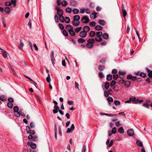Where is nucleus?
I'll return each mask as SVG.
<instances>
[{"instance_id": "1", "label": "nucleus", "mask_w": 152, "mask_h": 152, "mask_svg": "<svg viewBox=\"0 0 152 152\" xmlns=\"http://www.w3.org/2000/svg\"><path fill=\"white\" fill-rule=\"evenodd\" d=\"M87 42L88 43L86 45V47L89 49L92 48L94 46L93 44L95 42V39L93 38H91L88 39Z\"/></svg>"}, {"instance_id": "2", "label": "nucleus", "mask_w": 152, "mask_h": 152, "mask_svg": "<svg viewBox=\"0 0 152 152\" xmlns=\"http://www.w3.org/2000/svg\"><path fill=\"white\" fill-rule=\"evenodd\" d=\"M27 144L28 145L30 146V147L33 149H35L36 148V144L34 143H32L31 141V140L28 141Z\"/></svg>"}, {"instance_id": "3", "label": "nucleus", "mask_w": 152, "mask_h": 152, "mask_svg": "<svg viewBox=\"0 0 152 152\" xmlns=\"http://www.w3.org/2000/svg\"><path fill=\"white\" fill-rule=\"evenodd\" d=\"M81 21L83 23H86L89 22V19L87 17L85 16L82 18Z\"/></svg>"}, {"instance_id": "4", "label": "nucleus", "mask_w": 152, "mask_h": 152, "mask_svg": "<svg viewBox=\"0 0 152 152\" xmlns=\"http://www.w3.org/2000/svg\"><path fill=\"white\" fill-rule=\"evenodd\" d=\"M56 9L57 10V14L59 16L63 15V11L62 9L58 8L57 7H56Z\"/></svg>"}, {"instance_id": "5", "label": "nucleus", "mask_w": 152, "mask_h": 152, "mask_svg": "<svg viewBox=\"0 0 152 152\" xmlns=\"http://www.w3.org/2000/svg\"><path fill=\"white\" fill-rule=\"evenodd\" d=\"M87 34L83 31H81L79 34L80 37L82 38H85L87 36Z\"/></svg>"}, {"instance_id": "6", "label": "nucleus", "mask_w": 152, "mask_h": 152, "mask_svg": "<svg viewBox=\"0 0 152 152\" xmlns=\"http://www.w3.org/2000/svg\"><path fill=\"white\" fill-rule=\"evenodd\" d=\"M122 12L124 17L125 19L126 18V16L127 14L126 10H125L124 5L123 4L122 6Z\"/></svg>"}, {"instance_id": "7", "label": "nucleus", "mask_w": 152, "mask_h": 152, "mask_svg": "<svg viewBox=\"0 0 152 152\" xmlns=\"http://www.w3.org/2000/svg\"><path fill=\"white\" fill-rule=\"evenodd\" d=\"M75 129V126L73 124H72L71 125V126L70 127V128H68L66 131L67 133H69L72 132Z\"/></svg>"}, {"instance_id": "8", "label": "nucleus", "mask_w": 152, "mask_h": 152, "mask_svg": "<svg viewBox=\"0 0 152 152\" xmlns=\"http://www.w3.org/2000/svg\"><path fill=\"white\" fill-rule=\"evenodd\" d=\"M50 58L52 64L53 65H54L55 63L54 61H55V59L54 58V53L53 51H52V53L50 56Z\"/></svg>"}, {"instance_id": "9", "label": "nucleus", "mask_w": 152, "mask_h": 152, "mask_svg": "<svg viewBox=\"0 0 152 152\" xmlns=\"http://www.w3.org/2000/svg\"><path fill=\"white\" fill-rule=\"evenodd\" d=\"M128 135L130 136H133L134 134V131L133 129H130L127 131Z\"/></svg>"}, {"instance_id": "10", "label": "nucleus", "mask_w": 152, "mask_h": 152, "mask_svg": "<svg viewBox=\"0 0 152 152\" xmlns=\"http://www.w3.org/2000/svg\"><path fill=\"white\" fill-rule=\"evenodd\" d=\"M97 14V12H93L90 15V18L92 19H95L96 17V15Z\"/></svg>"}, {"instance_id": "11", "label": "nucleus", "mask_w": 152, "mask_h": 152, "mask_svg": "<svg viewBox=\"0 0 152 152\" xmlns=\"http://www.w3.org/2000/svg\"><path fill=\"white\" fill-rule=\"evenodd\" d=\"M66 28L67 30L69 32V31L73 29V27L70 24L67 25L66 26Z\"/></svg>"}, {"instance_id": "12", "label": "nucleus", "mask_w": 152, "mask_h": 152, "mask_svg": "<svg viewBox=\"0 0 152 152\" xmlns=\"http://www.w3.org/2000/svg\"><path fill=\"white\" fill-rule=\"evenodd\" d=\"M80 23L79 20H73L72 22V24L74 26H77L79 25Z\"/></svg>"}, {"instance_id": "13", "label": "nucleus", "mask_w": 152, "mask_h": 152, "mask_svg": "<svg viewBox=\"0 0 152 152\" xmlns=\"http://www.w3.org/2000/svg\"><path fill=\"white\" fill-rule=\"evenodd\" d=\"M147 72L148 73V75L150 78H152V71L148 68L146 69Z\"/></svg>"}, {"instance_id": "14", "label": "nucleus", "mask_w": 152, "mask_h": 152, "mask_svg": "<svg viewBox=\"0 0 152 152\" xmlns=\"http://www.w3.org/2000/svg\"><path fill=\"white\" fill-rule=\"evenodd\" d=\"M90 30V28L88 26H85L83 28V31L86 33L88 32Z\"/></svg>"}, {"instance_id": "15", "label": "nucleus", "mask_w": 152, "mask_h": 152, "mask_svg": "<svg viewBox=\"0 0 152 152\" xmlns=\"http://www.w3.org/2000/svg\"><path fill=\"white\" fill-rule=\"evenodd\" d=\"M98 22L99 24L102 26L105 25L106 24L105 21L104 20L102 19L99 20Z\"/></svg>"}, {"instance_id": "16", "label": "nucleus", "mask_w": 152, "mask_h": 152, "mask_svg": "<svg viewBox=\"0 0 152 152\" xmlns=\"http://www.w3.org/2000/svg\"><path fill=\"white\" fill-rule=\"evenodd\" d=\"M24 46V44L22 40H20V44L18 46V48L21 50H23V47Z\"/></svg>"}, {"instance_id": "17", "label": "nucleus", "mask_w": 152, "mask_h": 152, "mask_svg": "<svg viewBox=\"0 0 152 152\" xmlns=\"http://www.w3.org/2000/svg\"><path fill=\"white\" fill-rule=\"evenodd\" d=\"M131 85V83L130 81L127 80L125 81V86L127 88L129 87Z\"/></svg>"}, {"instance_id": "18", "label": "nucleus", "mask_w": 152, "mask_h": 152, "mask_svg": "<svg viewBox=\"0 0 152 152\" xmlns=\"http://www.w3.org/2000/svg\"><path fill=\"white\" fill-rule=\"evenodd\" d=\"M102 37L105 39H108L109 35L107 34L104 33L102 35Z\"/></svg>"}, {"instance_id": "19", "label": "nucleus", "mask_w": 152, "mask_h": 152, "mask_svg": "<svg viewBox=\"0 0 152 152\" xmlns=\"http://www.w3.org/2000/svg\"><path fill=\"white\" fill-rule=\"evenodd\" d=\"M64 21L66 23H69L70 21V19L69 17H66L64 18Z\"/></svg>"}, {"instance_id": "20", "label": "nucleus", "mask_w": 152, "mask_h": 152, "mask_svg": "<svg viewBox=\"0 0 152 152\" xmlns=\"http://www.w3.org/2000/svg\"><path fill=\"white\" fill-rule=\"evenodd\" d=\"M82 28V27L81 26L77 27L75 29V33H77L81 30Z\"/></svg>"}, {"instance_id": "21", "label": "nucleus", "mask_w": 152, "mask_h": 152, "mask_svg": "<svg viewBox=\"0 0 152 152\" xmlns=\"http://www.w3.org/2000/svg\"><path fill=\"white\" fill-rule=\"evenodd\" d=\"M69 34L72 36H74L76 34L75 31H73V29L69 32Z\"/></svg>"}, {"instance_id": "22", "label": "nucleus", "mask_w": 152, "mask_h": 152, "mask_svg": "<svg viewBox=\"0 0 152 152\" xmlns=\"http://www.w3.org/2000/svg\"><path fill=\"white\" fill-rule=\"evenodd\" d=\"M96 35V33L95 32L93 31H91L89 33V36L90 37H94V36Z\"/></svg>"}, {"instance_id": "23", "label": "nucleus", "mask_w": 152, "mask_h": 152, "mask_svg": "<svg viewBox=\"0 0 152 152\" xmlns=\"http://www.w3.org/2000/svg\"><path fill=\"white\" fill-rule=\"evenodd\" d=\"M80 19V17L79 15H76L73 17V20H79Z\"/></svg>"}, {"instance_id": "24", "label": "nucleus", "mask_w": 152, "mask_h": 152, "mask_svg": "<svg viewBox=\"0 0 152 152\" xmlns=\"http://www.w3.org/2000/svg\"><path fill=\"white\" fill-rule=\"evenodd\" d=\"M102 28V27L99 25H96L95 27V29L97 31H100Z\"/></svg>"}, {"instance_id": "25", "label": "nucleus", "mask_w": 152, "mask_h": 152, "mask_svg": "<svg viewBox=\"0 0 152 152\" xmlns=\"http://www.w3.org/2000/svg\"><path fill=\"white\" fill-rule=\"evenodd\" d=\"M4 11L7 13L9 14L11 10L9 7H7L5 8Z\"/></svg>"}, {"instance_id": "26", "label": "nucleus", "mask_w": 152, "mask_h": 152, "mask_svg": "<svg viewBox=\"0 0 152 152\" xmlns=\"http://www.w3.org/2000/svg\"><path fill=\"white\" fill-rule=\"evenodd\" d=\"M83 38L81 37L79 38L77 40V42L79 43H84L85 41V40Z\"/></svg>"}, {"instance_id": "27", "label": "nucleus", "mask_w": 152, "mask_h": 152, "mask_svg": "<svg viewBox=\"0 0 152 152\" xmlns=\"http://www.w3.org/2000/svg\"><path fill=\"white\" fill-rule=\"evenodd\" d=\"M142 100H139L138 99H136V98L135 101V102H134V103L135 104H137L139 103H141L143 102Z\"/></svg>"}, {"instance_id": "28", "label": "nucleus", "mask_w": 152, "mask_h": 152, "mask_svg": "<svg viewBox=\"0 0 152 152\" xmlns=\"http://www.w3.org/2000/svg\"><path fill=\"white\" fill-rule=\"evenodd\" d=\"M72 11L74 14H77L79 12V10L77 8H74L73 9Z\"/></svg>"}, {"instance_id": "29", "label": "nucleus", "mask_w": 152, "mask_h": 152, "mask_svg": "<svg viewBox=\"0 0 152 152\" xmlns=\"http://www.w3.org/2000/svg\"><path fill=\"white\" fill-rule=\"evenodd\" d=\"M96 23L95 22L92 21L91 22L89 23V25L90 26L92 27H94L95 26Z\"/></svg>"}, {"instance_id": "30", "label": "nucleus", "mask_w": 152, "mask_h": 152, "mask_svg": "<svg viewBox=\"0 0 152 152\" xmlns=\"http://www.w3.org/2000/svg\"><path fill=\"white\" fill-rule=\"evenodd\" d=\"M68 4L67 2L66 1L64 0L61 2L62 6L64 7H66Z\"/></svg>"}, {"instance_id": "31", "label": "nucleus", "mask_w": 152, "mask_h": 152, "mask_svg": "<svg viewBox=\"0 0 152 152\" xmlns=\"http://www.w3.org/2000/svg\"><path fill=\"white\" fill-rule=\"evenodd\" d=\"M112 75L111 74L108 75L107 76L106 79L109 81L111 80L112 79Z\"/></svg>"}, {"instance_id": "32", "label": "nucleus", "mask_w": 152, "mask_h": 152, "mask_svg": "<svg viewBox=\"0 0 152 152\" xmlns=\"http://www.w3.org/2000/svg\"><path fill=\"white\" fill-rule=\"evenodd\" d=\"M0 49L2 50V53L3 56L4 58H6L7 56V54L6 52L4 50L0 48Z\"/></svg>"}, {"instance_id": "33", "label": "nucleus", "mask_w": 152, "mask_h": 152, "mask_svg": "<svg viewBox=\"0 0 152 152\" xmlns=\"http://www.w3.org/2000/svg\"><path fill=\"white\" fill-rule=\"evenodd\" d=\"M136 143L138 146L142 147L143 146L142 143L140 141L138 140L137 141Z\"/></svg>"}, {"instance_id": "34", "label": "nucleus", "mask_w": 152, "mask_h": 152, "mask_svg": "<svg viewBox=\"0 0 152 152\" xmlns=\"http://www.w3.org/2000/svg\"><path fill=\"white\" fill-rule=\"evenodd\" d=\"M59 20L62 23H63L64 22V19L63 16L61 15L59 16Z\"/></svg>"}, {"instance_id": "35", "label": "nucleus", "mask_w": 152, "mask_h": 152, "mask_svg": "<svg viewBox=\"0 0 152 152\" xmlns=\"http://www.w3.org/2000/svg\"><path fill=\"white\" fill-rule=\"evenodd\" d=\"M72 11V9L69 7H67L66 9V11L67 12L70 13Z\"/></svg>"}, {"instance_id": "36", "label": "nucleus", "mask_w": 152, "mask_h": 152, "mask_svg": "<svg viewBox=\"0 0 152 152\" xmlns=\"http://www.w3.org/2000/svg\"><path fill=\"white\" fill-rule=\"evenodd\" d=\"M107 100L108 101V102H113V98L110 96H109L107 98Z\"/></svg>"}, {"instance_id": "37", "label": "nucleus", "mask_w": 152, "mask_h": 152, "mask_svg": "<svg viewBox=\"0 0 152 152\" xmlns=\"http://www.w3.org/2000/svg\"><path fill=\"white\" fill-rule=\"evenodd\" d=\"M96 35L98 37H100L102 35V33L101 31H98L96 33Z\"/></svg>"}, {"instance_id": "38", "label": "nucleus", "mask_w": 152, "mask_h": 152, "mask_svg": "<svg viewBox=\"0 0 152 152\" xmlns=\"http://www.w3.org/2000/svg\"><path fill=\"white\" fill-rule=\"evenodd\" d=\"M118 132H119L121 133H124V130L123 128V127H120L118 130Z\"/></svg>"}, {"instance_id": "39", "label": "nucleus", "mask_w": 152, "mask_h": 152, "mask_svg": "<svg viewBox=\"0 0 152 152\" xmlns=\"http://www.w3.org/2000/svg\"><path fill=\"white\" fill-rule=\"evenodd\" d=\"M110 84L109 82H106L104 85V88L106 89H107L109 88Z\"/></svg>"}, {"instance_id": "40", "label": "nucleus", "mask_w": 152, "mask_h": 152, "mask_svg": "<svg viewBox=\"0 0 152 152\" xmlns=\"http://www.w3.org/2000/svg\"><path fill=\"white\" fill-rule=\"evenodd\" d=\"M105 115H106V116H109V117H114V116H116L117 115L116 114H109L108 113H107L106 114H105Z\"/></svg>"}, {"instance_id": "41", "label": "nucleus", "mask_w": 152, "mask_h": 152, "mask_svg": "<svg viewBox=\"0 0 152 152\" xmlns=\"http://www.w3.org/2000/svg\"><path fill=\"white\" fill-rule=\"evenodd\" d=\"M46 80L48 83L50 82V81L51 80L50 75L49 74H48V77H46Z\"/></svg>"}, {"instance_id": "42", "label": "nucleus", "mask_w": 152, "mask_h": 152, "mask_svg": "<svg viewBox=\"0 0 152 152\" xmlns=\"http://www.w3.org/2000/svg\"><path fill=\"white\" fill-rule=\"evenodd\" d=\"M114 103L115 104L116 106H118L120 104V102L118 100H116L114 101Z\"/></svg>"}, {"instance_id": "43", "label": "nucleus", "mask_w": 152, "mask_h": 152, "mask_svg": "<svg viewBox=\"0 0 152 152\" xmlns=\"http://www.w3.org/2000/svg\"><path fill=\"white\" fill-rule=\"evenodd\" d=\"M14 112H18L19 111V108L18 106H15L13 108Z\"/></svg>"}, {"instance_id": "44", "label": "nucleus", "mask_w": 152, "mask_h": 152, "mask_svg": "<svg viewBox=\"0 0 152 152\" xmlns=\"http://www.w3.org/2000/svg\"><path fill=\"white\" fill-rule=\"evenodd\" d=\"M96 40L97 42H100L102 41V38L100 37H98V38L96 37L95 38V40Z\"/></svg>"}, {"instance_id": "45", "label": "nucleus", "mask_w": 152, "mask_h": 152, "mask_svg": "<svg viewBox=\"0 0 152 152\" xmlns=\"http://www.w3.org/2000/svg\"><path fill=\"white\" fill-rule=\"evenodd\" d=\"M10 2L11 3V4H12L13 5V7L16 6V0H11Z\"/></svg>"}, {"instance_id": "46", "label": "nucleus", "mask_w": 152, "mask_h": 152, "mask_svg": "<svg viewBox=\"0 0 152 152\" xmlns=\"http://www.w3.org/2000/svg\"><path fill=\"white\" fill-rule=\"evenodd\" d=\"M7 107L10 108H12L13 107V104L12 103L8 102L7 104Z\"/></svg>"}, {"instance_id": "47", "label": "nucleus", "mask_w": 152, "mask_h": 152, "mask_svg": "<svg viewBox=\"0 0 152 152\" xmlns=\"http://www.w3.org/2000/svg\"><path fill=\"white\" fill-rule=\"evenodd\" d=\"M63 34L66 37H67L68 35V34L67 32L65 30H64L63 31Z\"/></svg>"}, {"instance_id": "48", "label": "nucleus", "mask_w": 152, "mask_h": 152, "mask_svg": "<svg viewBox=\"0 0 152 152\" xmlns=\"http://www.w3.org/2000/svg\"><path fill=\"white\" fill-rule=\"evenodd\" d=\"M20 111L19 112L18 111L17 112H14V115L16 116H17V117H18L19 116H20Z\"/></svg>"}, {"instance_id": "49", "label": "nucleus", "mask_w": 152, "mask_h": 152, "mask_svg": "<svg viewBox=\"0 0 152 152\" xmlns=\"http://www.w3.org/2000/svg\"><path fill=\"white\" fill-rule=\"evenodd\" d=\"M58 26L59 27V28L62 30H63L64 28V26L61 23H59L58 24Z\"/></svg>"}, {"instance_id": "50", "label": "nucleus", "mask_w": 152, "mask_h": 152, "mask_svg": "<svg viewBox=\"0 0 152 152\" xmlns=\"http://www.w3.org/2000/svg\"><path fill=\"white\" fill-rule=\"evenodd\" d=\"M116 81L114 80H112L110 83V86L111 87L113 86L116 84Z\"/></svg>"}, {"instance_id": "51", "label": "nucleus", "mask_w": 152, "mask_h": 152, "mask_svg": "<svg viewBox=\"0 0 152 152\" xmlns=\"http://www.w3.org/2000/svg\"><path fill=\"white\" fill-rule=\"evenodd\" d=\"M55 137L56 139H57V130L56 125L55 126Z\"/></svg>"}, {"instance_id": "52", "label": "nucleus", "mask_w": 152, "mask_h": 152, "mask_svg": "<svg viewBox=\"0 0 152 152\" xmlns=\"http://www.w3.org/2000/svg\"><path fill=\"white\" fill-rule=\"evenodd\" d=\"M118 77V75L116 74H115L113 75V78L115 80H116L117 79Z\"/></svg>"}, {"instance_id": "53", "label": "nucleus", "mask_w": 152, "mask_h": 152, "mask_svg": "<svg viewBox=\"0 0 152 152\" xmlns=\"http://www.w3.org/2000/svg\"><path fill=\"white\" fill-rule=\"evenodd\" d=\"M104 68V66H103L101 65L99 67V69L100 71H102Z\"/></svg>"}, {"instance_id": "54", "label": "nucleus", "mask_w": 152, "mask_h": 152, "mask_svg": "<svg viewBox=\"0 0 152 152\" xmlns=\"http://www.w3.org/2000/svg\"><path fill=\"white\" fill-rule=\"evenodd\" d=\"M136 98L134 97H131L129 98L131 102H135V101Z\"/></svg>"}, {"instance_id": "55", "label": "nucleus", "mask_w": 152, "mask_h": 152, "mask_svg": "<svg viewBox=\"0 0 152 152\" xmlns=\"http://www.w3.org/2000/svg\"><path fill=\"white\" fill-rule=\"evenodd\" d=\"M26 130L27 133H29V132H30L31 130L29 126H27L26 127Z\"/></svg>"}, {"instance_id": "56", "label": "nucleus", "mask_w": 152, "mask_h": 152, "mask_svg": "<svg viewBox=\"0 0 152 152\" xmlns=\"http://www.w3.org/2000/svg\"><path fill=\"white\" fill-rule=\"evenodd\" d=\"M0 99L2 101L6 100V98L4 96H2L0 97Z\"/></svg>"}, {"instance_id": "57", "label": "nucleus", "mask_w": 152, "mask_h": 152, "mask_svg": "<svg viewBox=\"0 0 152 152\" xmlns=\"http://www.w3.org/2000/svg\"><path fill=\"white\" fill-rule=\"evenodd\" d=\"M59 133L60 135L61 136L62 135V132L61 131V127L60 126H59L58 127Z\"/></svg>"}, {"instance_id": "58", "label": "nucleus", "mask_w": 152, "mask_h": 152, "mask_svg": "<svg viewBox=\"0 0 152 152\" xmlns=\"http://www.w3.org/2000/svg\"><path fill=\"white\" fill-rule=\"evenodd\" d=\"M146 74L144 72H141L140 74V76L143 77H145Z\"/></svg>"}, {"instance_id": "59", "label": "nucleus", "mask_w": 152, "mask_h": 152, "mask_svg": "<svg viewBox=\"0 0 152 152\" xmlns=\"http://www.w3.org/2000/svg\"><path fill=\"white\" fill-rule=\"evenodd\" d=\"M116 129L115 127H114L113 128L112 130V133L115 134L116 132Z\"/></svg>"}, {"instance_id": "60", "label": "nucleus", "mask_w": 152, "mask_h": 152, "mask_svg": "<svg viewBox=\"0 0 152 152\" xmlns=\"http://www.w3.org/2000/svg\"><path fill=\"white\" fill-rule=\"evenodd\" d=\"M11 4V3L10 2L6 1L5 2V5L6 6H10Z\"/></svg>"}, {"instance_id": "61", "label": "nucleus", "mask_w": 152, "mask_h": 152, "mask_svg": "<svg viewBox=\"0 0 152 152\" xmlns=\"http://www.w3.org/2000/svg\"><path fill=\"white\" fill-rule=\"evenodd\" d=\"M113 140H110V143L108 145V147H111L112 146V145L113 144Z\"/></svg>"}, {"instance_id": "62", "label": "nucleus", "mask_w": 152, "mask_h": 152, "mask_svg": "<svg viewBox=\"0 0 152 152\" xmlns=\"http://www.w3.org/2000/svg\"><path fill=\"white\" fill-rule=\"evenodd\" d=\"M99 75L100 78H102L104 77V75L102 72H99Z\"/></svg>"}, {"instance_id": "63", "label": "nucleus", "mask_w": 152, "mask_h": 152, "mask_svg": "<svg viewBox=\"0 0 152 152\" xmlns=\"http://www.w3.org/2000/svg\"><path fill=\"white\" fill-rule=\"evenodd\" d=\"M85 11L86 13L88 14L90 13V10L88 8H86L85 9Z\"/></svg>"}, {"instance_id": "64", "label": "nucleus", "mask_w": 152, "mask_h": 152, "mask_svg": "<svg viewBox=\"0 0 152 152\" xmlns=\"http://www.w3.org/2000/svg\"><path fill=\"white\" fill-rule=\"evenodd\" d=\"M8 101L10 103H12L14 102V100L12 98H9L8 99Z\"/></svg>"}]
</instances>
